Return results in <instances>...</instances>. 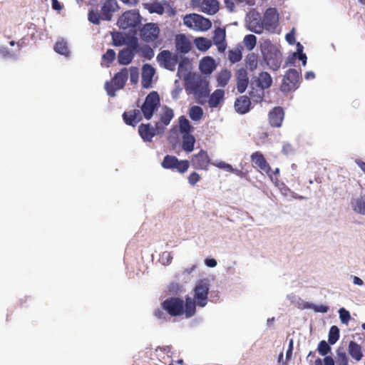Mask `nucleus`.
Returning <instances> with one entry per match:
<instances>
[{"label": "nucleus", "instance_id": "obj_27", "mask_svg": "<svg viewBox=\"0 0 365 365\" xmlns=\"http://www.w3.org/2000/svg\"><path fill=\"white\" fill-rule=\"evenodd\" d=\"M250 101L245 96L240 97L235 103V108L237 112L244 114L250 109Z\"/></svg>", "mask_w": 365, "mask_h": 365}, {"label": "nucleus", "instance_id": "obj_34", "mask_svg": "<svg viewBox=\"0 0 365 365\" xmlns=\"http://www.w3.org/2000/svg\"><path fill=\"white\" fill-rule=\"evenodd\" d=\"M113 44L115 46H120L128 44V38L125 34L120 32H114L112 34Z\"/></svg>", "mask_w": 365, "mask_h": 365}, {"label": "nucleus", "instance_id": "obj_41", "mask_svg": "<svg viewBox=\"0 0 365 365\" xmlns=\"http://www.w3.org/2000/svg\"><path fill=\"white\" fill-rule=\"evenodd\" d=\"M54 49L57 53L61 55H64L66 56H68L69 51L68 49L66 42H65L63 39L59 40L56 42Z\"/></svg>", "mask_w": 365, "mask_h": 365}, {"label": "nucleus", "instance_id": "obj_15", "mask_svg": "<svg viewBox=\"0 0 365 365\" xmlns=\"http://www.w3.org/2000/svg\"><path fill=\"white\" fill-rule=\"evenodd\" d=\"M210 163V159L207 153L201 150L197 154L194 155L191 159L192 166L197 170H207Z\"/></svg>", "mask_w": 365, "mask_h": 365}, {"label": "nucleus", "instance_id": "obj_49", "mask_svg": "<svg viewBox=\"0 0 365 365\" xmlns=\"http://www.w3.org/2000/svg\"><path fill=\"white\" fill-rule=\"evenodd\" d=\"M101 19V15L100 16L98 11H91L88 14V20L94 24H98Z\"/></svg>", "mask_w": 365, "mask_h": 365}, {"label": "nucleus", "instance_id": "obj_16", "mask_svg": "<svg viewBox=\"0 0 365 365\" xmlns=\"http://www.w3.org/2000/svg\"><path fill=\"white\" fill-rule=\"evenodd\" d=\"M192 90L195 94L200 97H206L210 92V83L205 78L197 77L194 81Z\"/></svg>", "mask_w": 365, "mask_h": 365}, {"label": "nucleus", "instance_id": "obj_47", "mask_svg": "<svg viewBox=\"0 0 365 365\" xmlns=\"http://www.w3.org/2000/svg\"><path fill=\"white\" fill-rule=\"evenodd\" d=\"M153 314L158 319L160 320L163 322H168V313L165 312V311L163 310L162 308L156 309L154 311Z\"/></svg>", "mask_w": 365, "mask_h": 365}, {"label": "nucleus", "instance_id": "obj_2", "mask_svg": "<svg viewBox=\"0 0 365 365\" xmlns=\"http://www.w3.org/2000/svg\"><path fill=\"white\" fill-rule=\"evenodd\" d=\"M161 307L172 317L185 314V302L180 297H172L161 303Z\"/></svg>", "mask_w": 365, "mask_h": 365}, {"label": "nucleus", "instance_id": "obj_6", "mask_svg": "<svg viewBox=\"0 0 365 365\" xmlns=\"http://www.w3.org/2000/svg\"><path fill=\"white\" fill-rule=\"evenodd\" d=\"M160 106V97L158 94L153 91L148 94L141 106L142 113L143 116L149 120L153 115L154 112Z\"/></svg>", "mask_w": 365, "mask_h": 365}, {"label": "nucleus", "instance_id": "obj_45", "mask_svg": "<svg viewBox=\"0 0 365 365\" xmlns=\"http://www.w3.org/2000/svg\"><path fill=\"white\" fill-rule=\"evenodd\" d=\"M336 364L337 365H349L348 358L345 352L337 351Z\"/></svg>", "mask_w": 365, "mask_h": 365}, {"label": "nucleus", "instance_id": "obj_18", "mask_svg": "<svg viewBox=\"0 0 365 365\" xmlns=\"http://www.w3.org/2000/svg\"><path fill=\"white\" fill-rule=\"evenodd\" d=\"M297 83L298 72L294 69H289L284 77L282 89L285 91L296 88Z\"/></svg>", "mask_w": 365, "mask_h": 365}, {"label": "nucleus", "instance_id": "obj_4", "mask_svg": "<svg viewBox=\"0 0 365 365\" xmlns=\"http://www.w3.org/2000/svg\"><path fill=\"white\" fill-rule=\"evenodd\" d=\"M164 169L176 170L180 173H185L190 167L187 160H180L174 155H166L161 163Z\"/></svg>", "mask_w": 365, "mask_h": 365}, {"label": "nucleus", "instance_id": "obj_61", "mask_svg": "<svg viewBox=\"0 0 365 365\" xmlns=\"http://www.w3.org/2000/svg\"><path fill=\"white\" fill-rule=\"evenodd\" d=\"M355 163L365 174V162L362 161L360 159H356Z\"/></svg>", "mask_w": 365, "mask_h": 365}, {"label": "nucleus", "instance_id": "obj_64", "mask_svg": "<svg viewBox=\"0 0 365 365\" xmlns=\"http://www.w3.org/2000/svg\"><path fill=\"white\" fill-rule=\"evenodd\" d=\"M52 1V8L55 10H61V6L58 0H51Z\"/></svg>", "mask_w": 365, "mask_h": 365}, {"label": "nucleus", "instance_id": "obj_39", "mask_svg": "<svg viewBox=\"0 0 365 365\" xmlns=\"http://www.w3.org/2000/svg\"><path fill=\"white\" fill-rule=\"evenodd\" d=\"M339 339V329L336 326H331L328 336L329 343L334 344Z\"/></svg>", "mask_w": 365, "mask_h": 365}, {"label": "nucleus", "instance_id": "obj_56", "mask_svg": "<svg viewBox=\"0 0 365 365\" xmlns=\"http://www.w3.org/2000/svg\"><path fill=\"white\" fill-rule=\"evenodd\" d=\"M138 78V72L137 68H130V81L134 83L137 82Z\"/></svg>", "mask_w": 365, "mask_h": 365}, {"label": "nucleus", "instance_id": "obj_48", "mask_svg": "<svg viewBox=\"0 0 365 365\" xmlns=\"http://www.w3.org/2000/svg\"><path fill=\"white\" fill-rule=\"evenodd\" d=\"M123 119L127 124L133 126L138 123L137 120L134 119L133 113L131 110L124 113Z\"/></svg>", "mask_w": 365, "mask_h": 365}, {"label": "nucleus", "instance_id": "obj_38", "mask_svg": "<svg viewBox=\"0 0 365 365\" xmlns=\"http://www.w3.org/2000/svg\"><path fill=\"white\" fill-rule=\"evenodd\" d=\"M179 125L180 131L185 135L189 134L192 131V126L189 120L184 116H181L179 119Z\"/></svg>", "mask_w": 365, "mask_h": 365}, {"label": "nucleus", "instance_id": "obj_53", "mask_svg": "<svg viewBox=\"0 0 365 365\" xmlns=\"http://www.w3.org/2000/svg\"><path fill=\"white\" fill-rule=\"evenodd\" d=\"M286 41L291 45L295 43V29L293 28L292 31L288 33L285 36Z\"/></svg>", "mask_w": 365, "mask_h": 365}, {"label": "nucleus", "instance_id": "obj_14", "mask_svg": "<svg viewBox=\"0 0 365 365\" xmlns=\"http://www.w3.org/2000/svg\"><path fill=\"white\" fill-rule=\"evenodd\" d=\"M160 34V29L156 24L148 23L143 26L140 30L141 38L150 43L155 41Z\"/></svg>", "mask_w": 365, "mask_h": 365}, {"label": "nucleus", "instance_id": "obj_55", "mask_svg": "<svg viewBox=\"0 0 365 365\" xmlns=\"http://www.w3.org/2000/svg\"><path fill=\"white\" fill-rule=\"evenodd\" d=\"M293 349H294V341L292 339H290V340L289 341L288 349L287 350V352H286V360L287 361H289L291 359L292 356Z\"/></svg>", "mask_w": 365, "mask_h": 365}, {"label": "nucleus", "instance_id": "obj_42", "mask_svg": "<svg viewBox=\"0 0 365 365\" xmlns=\"http://www.w3.org/2000/svg\"><path fill=\"white\" fill-rule=\"evenodd\" d=\"M331 346L325 340L319 341L317 351L322 356H326L331 351Z\"/></svg>", "mask_w": 365, "mask_h": 365}, {"label": "nucleus", "instance_id": "obj_12", "mask_svg": "<svg viewBox=\"0 0 365 365\" xmlns=\"http://www.w3.org/2000/svg\"><path fill=\"white\" fill-rule=\"evenodd\" d=\"M262 21L263 24V30L265 29L271 33L274 32L279 21V16L277 10L274 8L267 9Z\"/></svg>", "mask_w": 365, "mask_h": 365}, {"label": "nucleus", "instance_id": "obj_36", "mask_svg": "<svg viewBox=\"0 0 365 365\" xmlns=\"http://www.w3.org/2000/svg\"><path fill=\"white\" fill-rule=\"evenodd\" d=\"M242 57V48L240 47L235 48L228 51L227 58L232 63L239 62Z\"/></svg>", "mask_w": 365, "mask_h": 365}, {"label": "nucleus", "instance_id": "obj_37", "mask_svg": "<svg viewBox=\"0 0 365 365\" xmlns=\"http://www.w3.org/2000/svg\"><path fill=\"white\" fill-rule=\"evenodd\" d=\"M243 43L246 48L250 51L253 50L257 43V38L253 34H248L244 37Z\"/></svg>", "mask_w": 365, "mask_h": 365}, {"label": "nucleus", "instance_id": "obj_17", "mask_svg": "<svg viewBox=\"0 0 365 365\" xmlns=\"http://www.w3.org/2000/svg\"><path fill=\"white\" fill-rule=\"evenodd\" d=\"M217 64L211 56H205L199 61V70L205 76H210L216 69Z\"/></svg>", "mask_w": 365, "mask_h": 365}, {"label": "nucleus", "instance_id": "obj_3", "mask_svg": "<svg viewBox=\"0 0 365 365\" xmlns=\"http://www.w3.org/2000/svg\"><path fill=\"white\" fill-rule=\"evenodd\" d=\"M183 23L188 28L195 31H205L212 26V23L208 19L196 14L185 15Z\"/></svg>", "mask_w": 365, "mask_h": 365}, {"label": "nucleus", "instance_id": "obj_5", "mask_svg": "<svg viewBox=\"0 0 365 365\" xmlns=\"http://www.w3.org/2000/svg\"><path fill=\"white\" fill-rule=\"evenodd\" d=\"M144 6L150 14L155 13L159 15L166 14L170 17L174 16L176 14V10L165 0L147 3Z\"/></svg>", "mask_w": 365, "mask_h": 365}, {"label": "nucleus", "instance_id": "obj_24", "mask_svg": "<svg viewBox=\"0 0 365 365\" xmlns=\"http://www.w3.org/2000/svg\"><path fill=\"white\" fill-rule=\"evenodd\" d=\"M175 46L177 50L183 53H188L191 49V43L187 37L182 34L175 36Z\"/></svg>", "mask_w": 365, "mask_h": 365}, {"label": "nucleus", "instance_id": "obj_60", "mask_svg": "<svg viewBox=\"0 0 365 365\" xmlns=\"http://www.w3.org/2000/svg\"><path fill=\"white\" fill-rule=\"evenodd\" d=\"M324 365H335L334 361L331 356H326L324 359Z\"/></svg>", "mask_w": 365, "mask_h": 365}, {"label": "nucleus", "instance_id": "obj_8", "mask_svg": "<svg viewBox=\"0 0 365 365\" xmlns=\"http://www.w3.org/2000/svg\"><path fill=\"white\" fill-rule=\"evenodd\" d=\"M272 83V79L267 72H262L259 73L257 80V85L259 89H257L255 91H252L250 93L251 96L255 98V101L258 102L262 99L264 93V89L270 87Z\"/></svg>", "mask_w": 365, "mask_h": 365}, {"label": "nucleus", "instance_id": "obj_21", "mask_svg": "<svg viewBox=\"0 0 365 365\" xmlns=\"http://www.w3.org/2000/svg\"><path fill=\"white\" fill-rule=\"evenodd\" d=\"M155 70L149 64L143 66L142 69V85L144 88H148L152 86L153 78Z\"/></svg>", "mask_w": 365, "mask_h": 365}, {"label": "nucleus", "instance_id": "obj_13", "mask_svg": "<svg viewBox=\"0 0 365 365\" xmlns=\"http://www.w3.org/2000/svg\"><path fill=\"white\" fill-rule=\"evenodd\" d=\"M195 6L199 11L208 15L216 14L220 8L217 0H197L195 1Z\"/></svg>", "mask_w": 365, "mask_h": 365}, {"label": "nucleus", "instance_id": "obj_32", "mask_svg": "<svg viewBox=\"0 0 365 365\" xmlns=\"http://www.w3.org/2000/svg\"><path fill=\"white\" fill-rule=\"evenodd\" d=\"M133 52L130 48H124L118 54V62L122 65H128L133 58Z\"/></svg>", "mask_w": 365, "mask_h": 365}, {"label": "nucleus", "instance_id": "obj_29", "mask_svg": "<svg viewBox=\"0 0 365 365\" xmlns=\"http://www.w3.org/2000/svg\"><path fill=\"white\" fill-rule=\"evenodd\" d=\"M194 44L199 51L205 52L212 46V41L205 37H197L194 39Z\"/></svg>", "mask_w": 365, "mask_h": 365}, {"label": "nucleus", "instance_id": "obj_50", "mask_svg": "<svg viewBox=\"0 0 365 365\" xmlns=\"http://www.w3.org/2000/svg\"><path fill=\"white\" fill-rule=\"evenodd\" d=\"M212 165L217 168L223 169L230 173H231V171H233L232 166L225 162H223V161L215 162V163H213Z\"/></svg>", "mask_w": 365, "mask_h": 365}, {"label": "nucleus", "instance_id": "obj_40", "mask_svg": "<svg viewBox=\"0 0 365 365\" xmlns=\"http://www.w3.org/2000/svg\"><path fill=\"white\" fill-rule=\"evenodd\" d=\"M173 117V111L172 109L165 107L162 109L161 121L165 125H168Z\"/></svg>", "mask_w": 365, "mask_h": 365}, {"label": "nucleus", "instance_id": "obj_11", "mask_svg": "<svg viewBox=\"0 0 365 365\" xmlns=\"http://www.w3.org/2000/svg\"><path fill=\"white\" fill-rule=\"evenodd\" d=\"M156 58L160 66L170 71L175 70L178 61L177 55L167 50L160 52Z\"/></svg>", "mask_w": 365, "mask_h": 365}, {"label": "nucleus", "instance_id": "obj_58", "mask_svg": "<svg viewBox=\"0 0 365 365\" xmlns=\"http://www.w3.org/2000/svg\"><path fill=\"white\" fill-rule=\"evenodd\" d=\"M282 150L286 155H289L294 153V149L290 144H286L283 146Z\"/></svg>", "mask_w": 365, "mask_h": 365}, {"label": "nucleus", "instance_id": "obj_63", "mask_svg": "<svg viewBox=\"0 0 365 365\" xmlns=\"http://www.w3.org/2000/svg\"><path fill=\"white\" fill-rule=\"evenodd\" d=\"M156 351H161L163 354H168L170 352V346H165V347H158L156 349Z\"/></svg>", "mask_w": 365, "mask_h": 365}, {"label": "nucleus", "instance_id": "obj_54", "mask_svg": "<svg viewBox=\"0 0 365 365\" xmlns=\"http://www.w3.org/2000/svg\"><path fill=\"white\" fill-rule=\"evenodd\" d=\"M115 56V51L112 49H108L107 52L103 55V58L104 60L108 61V62H111L114 60Z\"/></svg>", "mask_w": 365, "mask_h": 365}, {"label": "nucleus", "instance_id": "obj_9", "mask_svg": "<svg viewBox=\"0 0 365 365\" xmlns=\"http://www.w3.org/2000/svg\"><path fill=\"white\" fill-rule=\"evenodd\" d=\"M128 78V70L122 69L115 74L110 83H106V89L110 96H115V91L123 88Z\"/></svg>", "mask_w": 365, "mask_h": 365}, {"label": "nucleus", "instance_id": "obj_46", "mask_svg": "<svg viewBox=\"0 0 365 365\" xmlns=\"http://www.w3.org/2000/svg\"><path fill=\"white\" fill-rule=\"evenodd\" d=\"M339 314L341 323L348 324L349 322L351 319V315L349 312L345 309L344 308H341L339 310Z\"/></svg>", "mask_w": 365, "mask_h": 365}, {"label": "nucleus", "instance_id": "obj_51", "mask_svg": "<svg viewBox=\"0 0 365 365\" xmlns=\"http://www.w3.org/2000/svg\"><path fill=\"white\" fill-rule=\"evenodd\" d=\"M200 180V176L196 172H192L188 176V182L191 185H195Z\"/></svg>", "mask_w": 365, "mask_h": 365}, {"label": "nucleus", "instance_id": "obj_10", "mask_svg": "<svg viewBox=\"0 0 365 365\" xmlns=\"http://www.w3.org/2000/svg\"><path fill=\"white\" fill-rule=\"evenodd\" d=\"M245 26L252 32L260 34L263 32V24L260 14L255 10L249 11L245 17Z\"/></svg>", "mask_w": 365, "mask_h": 365}, {"label": "nucleus", "instance_id": "obj_43", "mask_svg": "<svg viewBox=\"0 0 365 365\" xmlns=\"http://www.w3.org/2000/svg\"><path fill=\"white\" fill-rule=\"evenodd\" d=\"M184 140L182 144V149L186 152H191L194 149L195 138H183Z\"/></svg>", "mask_w": 365, "mask_h": 365}, {"label": "nucleus", "instance_id": "obj_28", "mask_svg": "<svg viewBox=\"0 0 365 365\" xmlns=\"http://www.w3.org/2000/svg\"><path fill=\"white\" fill-rule=\"evenodd\" d=\"M215 77L217 85L220 87H225L228 84L232 77V72L227 68H223L216 74Z\"/></svg>", "mask_w": 365, "mask_h": 365}, {"label": "nucleus", "instance_id": "obj_19", "mask_svg": "<svg viewBox=\"0 0 365 365\" xmlns=\"http://www.w3.org/2000/svg\"><path fill=\"white\" fill-rule=\"evenodd\" d=\"M118 4L115 0H106L101 7V19L110 21L113 13L118 10Z\"/></svg>", "mask_w": 365, "mask_h": 365}, {"label": "nucleus", "instance_id": "obj_22", "mask_svg": "<svg viewBox=\"0 0 365 365\" xmlns=\"http://www.w3.org/2000/svg\"><path fill=\"white\" fill-rule=\"evenodd\" d=\"M237 81V88L240 93H243L248 85V77L247 71L245 68H240L235 73Z\"/></svg>", "mask_w": 365, "mask_h": 365}, {"label": "nucleus", "instance_id": "obj_62", "mask_svg": "<svg viewBox=\"0 0 365 365\" xmlns=\"http://www.w3.org/2000/svg\"><path fill=\"white\" fill-rule=\"evenodd\" d=\"M225 6H226L227 9L229 11H233L235 5H234V3L232 1L225 0Z\"/></svg>", "mask_w": 365, "mask_h": 365}, {"label": "nucleus", "instance_id": "obj_57", "mask_svg": "<svg viewBox=\"0 0 365 365\" xmlns=\"http://www.w3.org/2000/svg\"><path fill=\"white\" fill-rule=\"evenodd\" d=\"M131 112L133 113L134 119L137 120L138 123L140 122L143 116L142 109L140 110H133Z\"/></svg>", "mask_w": 365, "mask_h": 365}, {"label": "nucleus", "instance_id": "obj_35", "mask_svg": "<svg viewBox=\"0 0 365 365\" xmlns=\"http://www.w3.org/2000/svg\"><path fill=\"white\" fill-rule=\"evenodd\" d=\"M190 118L194 121H199L203 116V110L198 106H192L188 112Z\"/></svg>", "mask_w": 365, "mask_h": 365}, {"label": "nucleus", "instance_id": "obj_31", "mask_svg": "<svg viewBox=\"0 0 365 365\" xmlns=\"http://www.w3.org/2000/svg\"><path fill=\"white\" fill-rule=\"evenodd\" d=\"M138 132L141 137H154L155 135L160 134V132L152 127L150 124L140 125Z\"/></svg>", "mask_w": 365, "mask_h": 365}, {"label": "nucleus", "instance_id": "obj_23", "mask_svg": "<svg viewBox=\"0 0 365 365\" xmlns=\"http://www.w3.org/2000/svg\"><path fill=\"white\" fill-rule=\"evenodd\" d=\"M251 160L254 166L259 168L261 170L268 173L271 170L264 155L260 152L253 153L251 155Z\"/></svg>", "mask_w": 365, "mask_h": 365}, {"label": "nucleus", "instance_id": "obj_1", "mask_svg": "<svg viewBox=\"0 0 365 365\" xmlns=\"http://www.w3.org/2000/svg\"><path fill=\"white\" fill-rule=\"evenodd\" d=\"M210 282L207 279H201L196 282L193 289V298H185V317H193L196 312V306L204 307L208 302Z\"/></svg>", "mask_w": 365, "mask_h": 365}, {"label": "nucleus", "instance_id": "obj_26", "mask_svg": "<svg viewBox=\"0 0 365 365\" xmlns=\"http://www.w3.org/2000/svg\"><path fill=\"white\" fill-rule=\"evenodd\" d=\"M225 91L222 89L215 90L210 96L208 100V105L210 108H217L224 100Z\"/></svg>", "mask_w": 365, "mask_h": 365}, {"label": "nucleus", "instance_id": "obj_59", "mask_svg": "<svg viewBox=\"0 0 365 365\" xmlns=\"http://www.w3.org/2000/svg\"><path fill=\"white\" fill-rule=\"evenodd\" d=\"M205 263L209 267H215L217 265V261L215 259H206Z\"/></svg>", "mask_w": 365, "mask_h": 365}, {"label": "nucleus", "instance_id": "obj_25", "mask_svg": "<svg viewBox=\"0 0 365 365\" xmlns=\"http://www.w3.org/2000/svg\"><path fill=\"white\" fill-rule=\"evenodd\" d=\"M284 118V112L281 108H274L269 113V120L272 126L279 127Z\"/></svg>", "mask_w": 365, "mask_h": 365}, {"label": "nucleus", "instance_id": "obj_44", "mask_svg": "<svg viewBox=\"0 0 365 365\" xmlns=\"http://www.w3.org/2000/svg\"><path fill=\"white\" fill-rule=\"evenodd\" d=\"M304 307L308 308V309H312L316 312H321V313H326L329 310L328 307H327L324 304L316 305L314 304L307 303V304L304 305Z\"/></svg>", "mask_w": 365, "mask_h": 365}, {"label": "nucleus", "instance_id": "obj_52", "mask_svg": "<svg viewBox=\"0 0 365 365\" xmlns=\"http://www.w3.org/2000/svg\"><path fill=\"white\" fill-rule=\"evenodd\" d=\"M248 64L250 66V68L253 71L257 68V60L255 55L252 54L250 55L248 57Z\"/></svg>", "mask_w": 365, "mask_h": 365}, {"label": "nucleus", "instance_id": "obj_7", "mask_svg": "<svg viewBox=\"0 0 365 365\" xmlns=\"http://www.w3.org/2000/svg\"><path fill=\"white\" fill-rule=\"evenodd\" d=\"M140 22L139 13L135 10H130L123 13L118 19L117 22L119 28L126 29L134 28Z\"/></svg>", "mask_w": 365, "mask_h": 365}, {"label": "nucleus", "instance_id": "obj_33", "mask_svg": "<svg viewBox=\"0 0 365 365\" xmlns=\"http://www.w3.org/2000/svg\"><path fill=\"white\" fill-rule=\"evenodd\" d=\"M351 205L355 212L365 215V196L352 200Z\"/></svg>", "mask_w": 365, "mask_h": 365}, {"label": "nucleus", "instance_id": "obj_20", "mask_svg": "<svg viewBox=\"0 0 365 365\" xmlns=\"http://www.w3.org/2000/svg\"><path fill=\"white\" fill-rule=\"evenodd\" d=\"M226 32L224 29L217 28L214 31L213 43L217 46L218 51L222 53L227 48L225 42Z\"/></svg>", "mask_w": 365, "mask_h": 365}, {"label": "nucleus", "instance_id": "obj_30", "mask_svg": "<svg viewBox=\"0 0 365 365\" xmlns=\"http://www.w3.org/2000/svg\"><path fill=\"white\" fill-rule=\"evenodd\" d=\"M349 354L356 361H360L363 356L361 346L354 341L349 344Z\"/></svg>", "mask_w": 365, "mask_h": 365}]
</instances>
